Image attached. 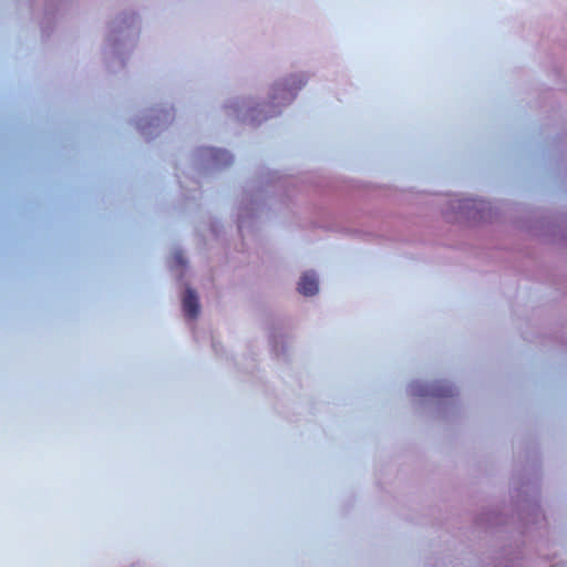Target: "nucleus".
<instances>
[{"label":"nucleus","instance_id":"1","mask_svg":"<svg viewBox=\"0 0 567 567\" xmlns=\"http://www.w3.org/2000/svg\"><path fill=\"white\" fill-rule=\"evenodd\" d=\"M259 184L254 189H244L243 198L236 214L238 235L244 241L246 235L258 230L260 214L272 209L277 204L287 205L296 195L299 183L308 181L306 176L284 174L275 169H261L258 174Z\"/></svg>","mask_w":567,"mask_h":567},{"label":"nucleus","instance_id":"2","mask_svg":"<svg viewBox=\"0 0 567 567\" xmlns=\"http://www.w3.org/2000/svg\"><path fill=\"white\" fill-rule=\"evenodd\" d=\"M303 73H291L270 87L269 101L256 102L251 96L231 97L223 104L228 116L239 123L259 126L265 121L281 114L282 107L291 104L299 91L307 84Z\"/></svg>","mask_w":567,"mask_h":567},{"label":"nucleus","instance_id":"3","mask_svg":"<svg viewBox=\"0 0 567 567\" xmlns=\"http://www.w3.org/2000/svg\"><path fill=\"white\" fill-rule=\"evenodd\" d=\"M527 454H532L533 463L528 468L515 471L512 475V494L519 520V533L526 535L532 528H539L546 523V517L540 508V482L542 465L539 452L537 449H528Z\"/></svg>","mask_w":567,"mask_h":567},{"label":"nucleus","instance_id":"4","mask_svg":"<svg viewBox=\"0 0 567 567\" xmlns=\"http://www.w3.org/2000/svg\"><path fill=\"white\" fill-rule=\"evenodd\" d=\"M406 392L413 398H435L439 399L436 412L443 419H450L456 411L457 405L453 399L458 395L457 388L446 380H434L423 382L420 380L411 381L406 386Z\"/></svg>","mask_w":567,"mask_h":567},{"label":"nucleus","instance_id":"5","mask_svg":"<svg viewBox=\"0 0 567 567\" xmlns=\"http://www.w3.org/2000/svg\"><path fill=\"white\" fill-rule=\"evenodd\" d=\"M443 213L446 218H449V214H453L460 219L473 224H489L501 215L498 207L481 198L450 200Z\"/></svg>","mask_w":567,"mask_h":567},{"label":"nucleus","instance_id":"6","mask_svg":"<svg viewBox=\"0 0 567 567\" xmlns=\"http://www.w3.org/2000/svg\"><path fill=\"white\" fill-rule=\"evenodd\" d=\"M234 155L224 147L197 146L192 153V166L198 177L219 173L234 163Z\"/></svg>","mask_w":567,"mask_h":567},{"label":"nucleus","instance_id":"7","mask_svg":"<svg viewBox=\"0 0 567 567\" xmlns=\"http://www.w3.org/2000/svg\"><path fill=\"white\" fill-rule=\"evenodd\" d=\"M564 216L540 215L524 220L523 228L534 237L567 247V225Z\"/></svg>","mask_w":567,"mask_h":567},{"label":"nucleus","instance_id":"8","mask_svg":"<svg viewBox=\"0 0 567 567\" xmlns=\"http://www.w3.org/2000/svg\"><path fill=\"white\" fill-rule=\"evenodd\" d=\"M175 120L173 105H157L144 109V141L151 142L165 131Z\"/></svg>","mask_w":567,"mask_h":567},{"label":"nucleus","instance_id":"9","mask_svg":"<svg viewBox=\"0 0 567 567\" xmlns=\"http://www.w3.org/2000/svg\"><path fill=\"white\" fill-rule=\"evenodd\" d=\"M183 288L181 292L182 312L186 321H195L200 315V299L197 290L190 286L189 281L177 284Z\"/></svg>","mask_w":567,"mask_h":567},{"label":"nucleus","instance_id":"10","mask_svg":"<svg viewBox=\"0 0 567 567\" xmlns=\"http://www.w3.org/2000/svg\"><path fill=\"white\" fill-rule=\"evenodd\" d=\"M474 526L485 530L505 528L509 524V517L496 508H483L473 519Z\"/></svg>","mask_w":567,"mask_h":567},{"label":"nucleus","instance_id":"11","mask_svg":"<svg viewBox=\"0 0 567 567\" xmlns=\"http://www.w3.org/2000/svg\"><path fill=\"white\" fill-rule=\"evenodd\" d=\"M268 341L271 353L277 358L288 361V344L281 324L271 323L268 327Z\"/></svg>","mask_w":567,"mask_h":567},{"label":"nucleus","instance_id":"12","mask_svg":"<svg viewBox=\"0 0 567 567\" xmlns=\"http://www.w3.org/2000/svg\"><path fill=\"white\" fill-rule=\"evenodd\" d=\"M168 268L173 274L176 284L187 282V272L189 270V261L184 255L183 250L176 248L173 254V260L169 262Z\"/></svg>","mask_w":567,"mask_h":567},{"label":"nucleus","instance_id":"13","mask_svg":"<svg viewBox=\"0 0 567 567\" xmlns=\"http://www.w3.org/2000/svg\"><path fill=\"white\" fill-rule=\"evenodd\" d=\"M297 291L305 297H313L319 291V280L316 271H305L298 281Z\"/></svg>","mask_w":567,"mask_h":567},{"label":"nucleus","instance_id":"14","mask_svg":"<svg viewBox=\"0 0 567 567\" xmlns=\"http://www.w3.org/2000/svg\"><path fill=\"white\" fill-rule=\"evenodd\" d=\"M208 229L212 234V236L219 240L221 235L224 234V224L218 217L212 216L208 221Z\"/></svg>","mask_w":567,"mask_h":567},{"label":"nucleus","instance_id":"15","mask_svg":"<svg viewBox=\"0 0 567 567\" xmlns=\"http://www.w3.org/2000/svg\"><path fill=\"white\" fill-rule=\"evenodd\" d=\"M212 348L216 354H219V351L221 350V344L215 340V338H212Z\"/></svg>","mask_w":567,"mask_h":567},{"label":"nucleus","instance_id":"16","mask_svg":"<svg viewBox=\"0 0 567 567\" xmlns=\"http://www.w3.org/2000/svg\"><path fill=\"white\" fill-rule=\"evenodd\" d=\"M193 182H194V184H195V189H194V190H195V192H197V193H199V194H202V190H200V188H202V183H200V181H199V179H193Z\"/></svg>","mask_w":567,"mask_h":567}]
</instances>
